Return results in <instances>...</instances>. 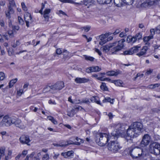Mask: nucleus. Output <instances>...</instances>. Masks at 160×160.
Listing matches in <instances>:
<instances>
[{
	"mask_svg": "<svg viewBox=\"0 0 160 160\" xmlns=\"http://www.w3.org/2000/svg\"><path fill=\"white\" fill-rule=\"evenodd\" d=\"M142 125L140 122H135L129 127L127 131V135L123 132L125 129L123 126L121 124L116 125L115 128L116 133L113 132V135L118 136L120 134L122 137L124 138L127 141L131 140V138L137 137L141 132L142 128ZM115 137V136H114Z\"/></svg>",
	"mask_w": 160,
	"mask_h": 160,
	"instance_id": "1",
	"label": "nucleus"
},
{
	"mask_svg": "<svg viewBox=\"0 0 160 160\" xmlns=\"http://www.w3.org/2000/svg\"><path fill=\"white\" fill-rule=\"evenodd\" d=\"M124 42V40L122 39L118 42H115L113 43L103 46L101 48L102 50L105 52H107L111 50L112 53L116 54L123 48V43Z\"/></svg>",
	"mask_w": 160,
	"mask_h": 160,
	"instance_id": "2",
	"label": "nucleus"
},
{
	"mask_svg": "<svg viewBox=\"0 0 160 160\" xmlns=\"http://www.w3.org/2000/svg\"><path fill=\"white\" fill-rule=\"evenodd\" d=\"M114 132L116 133V131H113L111 136H109L106 133H99L97 135L96 139V142L100 146H103L106 145L109 140L116 139L117 138L118 136L113 135L112 133Z\"/></svg>",
	"mask_w": 160,
	"mask_h": 160,
	"instance_id": "3",
	"label": "nucleus"
},
{
	"mask_svg": "<svg viewBox=\"0 0 160 160\" xmlns=\"http://www.w3.org/2000/svg\"><path fill=\"white\" fill-rule=\"evenodd\" d=\"M129 153L133 158L142 157L144 154L142 149L138 147L132 146L129 150Z\"/></svg>",
	"mask_w": 160,
	"mask_h": 160,
	"instance_id": "4",
	"label": "nucleus"
},
{
	"mask_svg": "<svg viewBox=\"0 0 160 160\" xmlns=\"http://www.w3.org/2000/svg\"><path fill=\"white\" fill-rule=\"evenodd\" d=\"M121 148L119 144L116 141H111L108 145V149L113 153L117 152Z\"/></svg>",
	"mask_w": 160,
	"mask_h": 160,
	"instance_id": "5",
	"label": "nucleus"
},
{
	"mask_svg": "<svg viewBox=\"0 0 160 160\" xmlns=\"http://www.w3.org/2000/svg\"><path fill=\"white\" fill-rule=\"evenodd\" d=\"M149 150L150 152L155 155L160 154V145L154 142L151 143L149 145Z\"/></svg>",
	"mask_w": 160,
	"mask_h": 160,
	"instance_id": "6",
	"label": "nucleus"
},
{
	"mask_svg": "<svg viewBox=\"0 0 160 160\" xmlns=\"http://www.w3.org/2000/svg\"><path fill=\"white\" fill-rule=\"evenodd\" d=\"M9 3L8 6V10L5 12L6 17L10 19L11 18L10 14H13L14 11L12 7H16V5L14 0H8Z\"/></svg>",
	"mask_w": 160,
	"mask_h": 160,
	"instance_id": "7",
	"label": "nucleus"
},
{
	"mask_svg": "<svg viewBox=\"0 0 160 160\" xmlns=\"http://www.w3.org/2000/svg\"><path fill=\"white\" fill-rule=\"evenodd\" d=\"M12 117H9L8 115L3 117L0 122V127H8L12 124Z\"/></svg>",
	"mask_w": 160,
	"mask_h": 160,
	"instance_id": "8",
	"label": "nucleus"
},
{
	"mask_svg": "<svg viewBox=\"0 0 160 160\" xmlns=\"http://www.w3.org/2000/svg\"><path fill=\"white\" fill-rule=\"evenodd\" d=\"M150 140L151 137L148 134L144 135L140 143V146L142 147L147 146L150 142Z\"/></svg>",
	"mask_w": 160,
	"mask_h": 160,
	"instance_id": "9",
	"label": "nucleus"
},
{
	"mask_svg": "<svg viewBox=\"0 0 160 160\" xmlns=\"http://www.w3.org/2000/svg\"><path fill=\"white\" fill-rule=\"evenodd\" d=\"M52 86L53 93H55L56 91L62 89L64 87V83L63 82L60 81L57 82L55 84Z\"/></svg>",
	"mask_w": 160,
	"mask_h": 160,
	"instance_id": "10",
	"label": "nucleus"
},
{
	"mask_svg": "<svg viewBox=\"0 0 160 160\" xmlns=\"http://www.w3.org/2000/svg\"><path fill=\"white\" fill-rule=\"evenodd\" d=\"M12 124H14L17 127L20 128H24V126L22 125L21 121L20 119L16 118L14 116H12Z\"/></svg>",
	"mask_w": 160,
	"mask_h": 160,
	"instance_id": "11",
	"label": "nucleus"
},
{
	"mask_svg": "<svg viewBox=\"0 0 160 160\" xmlns=\"http://www.w3.org/2000/svg\"><path fill=\"white\" fill-rule=\"evenodd\" d=\"M111 34L110 33H105L104 34H102L99 37L100 41L99 42V44L101 45H102L107 42V38Z\"/></svg>",
	"mask_w": 160,
	"mask_h": 160,
	"instance_id": "12",
	"label": "nucleus"
},
{
	"mask_svg": "<svg viewBox=\"0 0 160 160\" xmlns=\"http://www.w3.org/2000/svg\"><path fill=\"white\" fill-rule=\"evenodd\" d=\"M20 142L22 144H27L28 145H29L28 143L29 142L30 140L28 136L26 135H22L19 138Z\"/></svg>",
	"mask_w": 160,
	"mask_h": 160,
	"instance_id": "13",
	"label": "nucleus"
},
{
	"mask_svg": "<svg viewBox=\"0 0 160 160\" xmlns=\"http://www.w3.org/2000/svg\"><path fill=\"white\" fill-rule=\"evenodd\" d=\"M89 79L87 78H77L75 79V82L77 83H85L88 82Z\"/></svg>",
	"mask_w": 160,
	"mask_h": 160,
	"instance_id": "14",
	"label": "nucleus"
},
{
	"mask_svg": "<svg viewBox=\"0 0 160 160\" xmlns=\"http://www.w3.org/2000/svg\"><path fill=\"white\" fill-rule=\"evenodd\" d=\"M148 49V47L147 46H145L142 48L140 51L136 55L139 57L144 56L146 54Z\"/></svg>",
	"mask_w": 160,
	"mask_h": 160,
	"instance_id": "15",
	"label": "nucleus"
},
{
	"mask_svg": "<svg viewBox=\"0 0 160 160\" xmlns=\"http://www.w3.org/2000/svg\"><path fill=\"white\" fill-rule=\"evenodd\" d=\"M43 92L44 93L50 92L51 93H53V92L52 88V86H46L43 89Z\"/></svg>",
	"mask_w": 160,
	"mask_h": 160,
	"instance_id": "16",
	"label": "nucleus"
},
{
	"mask_svg": "<svg viewBox=\"0 0 160 160\" xmlns=\"http://www.w3.org/2000/svg\"><path fill=\"white\" fill-rule=\"evenodd\" d=\"M72 143H69V141H67L66 142H65V143H61L60 144H58L56 143H53V144L54 146L55 147H65L66 146H67L69 145L72 144Z\"/></svg>",
	"mask_w": 160,
	"mask_h": 160,
	"instance_id": "17",
	"label": "nucleus"
},
{
	"mask_svg": "<svg viewBox=\"0 0 160 160\" xmlns=\"http://www.w3.org/2000/svg\"><path fill=\"white\" fill-rule=\"evenodd\" d=\"M124 0H114V3L116 6L118 7H120L123 5Z\"/></svg>",
	"mask_w": 160,
	"mask_h": 160,
	"instance_id": "18",
	"label": "nucleus"
},
{
	"mask_svg": "<svg viewBox=\"0 0 160 160\" xmlns=\"http://www.w3.org/2000/svg\"><path fill=\"white\" fill-rule=\"evenodd\" d=\"M136 40V39L135 36L132 37L129 36L127 38V41L129 42L134 43Z\"/></svg>",
	"mask_w": 160,
	"mask_h": 160,
	"instance_id": "19",
	"label": "nucleus"
},
{
	"mask_svg": "<svg viewBox=\"0 0 160 160\" xmlns=\"http://www.w3.org/2000/svg\"><path fill=\"white\" fill-rule=\"evenodd\" d=\"M91 101L92 102H95L98 104H100V101L98 97L96 96H93L91 97L90 98Z\"/></svg>",
	"mask_w": 160,
	"mask_h": 160,
	"instance_id": "20",
	"label": "nucleus"
},
{
	"mask_svg": "<svg viewBox=\"0 0 160 160\" xmlns=\"http://www.w3.org/2000/svg\"><path fill=\"white\" fill-rule=\"evenodd\" d=\"M76 140L77 141V142H75L74 143V142H70V141H69V143H72V144H76L77 145H80L81 143H82L83 142V141L81 139L78 138H76Z\"/></svg>",
	"mask_w": 160,
	"mask_h": 160,
	"instance_id": "21",
	"label": "nucleus"
},
{
	"mask_svg": "<svg viewBox=\"0 0 160 160\" xmlns=\"http://www.w3.org/2000/svg\"><path fill=\"white\" fill-rule=\"evenodd\" d=\"M111 82L115 84V85L117 86H122L123 83L122 81L120 80H117L116 81H112Z\"/></svg>",
	"mask_w": 160,
	"mask_h": 160,
	"instance_id": "22",
	"label": "nucleus"
},
{
	"mask_svg": "<svg viewBox=\"0 0 160 160\" xmlns=\"http://www.w3.org/2000/svg\"><path fill=\"white\" fill-rule=\"evenodd\" d=\"M47 118L49 120L51 121L54 124L56 125L58 124L57 121L53 117L51 116H48Z\"/></svg>",
	"mask_w": 160,
	"mask_h": 160,
	"instance_id": "23",
	"label": "nucleus"
},
{
	"mask_svg": "<svg viewBox=\"0 0 160 160\" xmlns=\"http://www.w3.org/2000/svg\"><path fill=\"white\" fill-rule=\"evenodd\" d=\"M140 48V46H135L131 49L132 54L136 53L138 51L139 48Z\"/></svg>",
	"mask_w": 160,
	"mask_h": 160,
	"instance_id": "24",
	"label": "nucleus"
},
{
	"mask_svg": "<svg viewBox=\"0 0 160 160\" xmlns=\"http://www.w3.org/2000/svg\"><path fill=\"white\" fill-rule=\"evenodd\" d=\"M78 102H79L78 104H81L82 103H85L88 104H89L90 103V101L87 98H85V99H83L81 101H80V100H78Z\"/></svg>",
	"mask_w": 160,
	"mask_h": 160,
	"instance_id": "25",
	"label": "nucleus"
},
{
	"mask_svg": "<svg viewBox=\"0 0 160 160\" xmlns=\"http://www.w3.org/2000/svg\"><path fill=\"white\" fill-rule=\"evenodd\" d=\"M83 56L85 58V59L87 61L92 62L94 61L95 59V58L92 57L87 56L86 55H84Z\"/></svg>",
	"mask_w": 160,
	"mask_h": 160,
	"instance_id": "26",
	"label": "nucleus"
},
{
	"mask_svg": "<svg viewBox=\"0 0 160 160\" xmlns=\"http://www.w3.org/2000/svg\"><path fill=\"white\" fill-rule=\"evenodd\" d=\"M5 148V147H3L0 148V160L2 156L4 155V152Z\"/></svg>",
	"mask_w": 160,
	"mask_h": 160,
	"instance_id": "27",
	"label": "nucleus"
},
{
	"mask_svg": "<svg viewBox=\"0 0 160 160\" xmlns=\"http://www.w3.org/2000/svg\"><path fill=\"white\" fill-rule=\"evenodd\" d=\"M91 67L92 68H91V69L92 70V72L99 71L101 70V68L98 66H92Z\"/></svg>",
	"mask_w": 160,
	"mask_h": 160,
	"instance_id": "28",
	"label": "nucleus"
},
{
	"mask_svg": "<svg viewBox=\"0 0 160 160\" xmlns=\"http://www.w3.org/2000/svg\"><path fill=\"white\" fill-rule=\"evenodd\" d=\"M17 81V78H15L14 79H13L11 80L9 83V87L11 88L13 86V85L14 84V83L16 82Z\"/></svg>",
	"mask_w": 160,
	"mask_h": 160,
	"instance_id": "29",
	"label": "nucleus"
},
{
	"mask_svg": "<svg viewBox=\"0 0 160 160\" xmlns=\"http://www.w3.org/2000/svg\"><path fill=\"white\" fill-rule=\"evenodd\" d=\"M106 74L107 76H116L117 75L116 72L113 71L108 72L106 73Z\"/></svg>",
	"mask_w": 160,
	"mask_h": 160,
	"instance_id": "30",
	"label": "nucleus"
},
{
	"mask_svg": "<svg viewBox=\"0 0 160 160\" xmlns=\"http://www.w3.org/2000/svg\"><path fill=\"white\" fill-rule=\"evenodd\" d=\"M102 102H110L111 103H112L113 102V99H111L110 98L107 97L106 98H105L103 100Z\"/></svg>",
	"mask_w": 160,
	"mask_h": 160,
	"instance_id": "31",
	"label": "nucleus"
},
{
	"mask_svg": "<svg viewBox=\"0 0 160 160\" xmlns=\"http://www.w3.org/2000/svg\"><path fill=\"white\" fill-rule=\"evenodd\" d=\"M100 88L101 89L105 91H107L108 89L107 87L106 86V83L104 82L102 83V85L100 86Z\"/></svg>",
	"mask_w": 160,
	"mask_h": 160,
	"instance_id": "32",
	"label": "nucleus"
},
{
	"mask_svg": "<svg viewBox=\"0 0 160 160\" xmlns=\"http://www.w3.org/2000/svg\"><path fill=\"white\" fill-rule=\"evenodd\" d=\"M153 38L152 36H149L148 37H144L143 38V41L144 42H148L149 41L150 39Z\"/></svg>",
	"mask_w": 160,
	"mask_h": 160,
	"instance_id": "33",
	"label": "nucleus"
},
{
	"mask_svg": "<svg viewBox=\"0 0 160 160\" xmlns=\"http://www.w3.org/2000/svg\"><path fill=\"white\" fill-rule=\"evenodd\" d=\"M15 32L12 29V30H9L8 31V33L9 34L10 38H12L14 37L13 33Z\"/></svg>",
	"mask_w": 160,
	"mask_h": 160,
	"instance_id": "34",
	"label": "nucleus"
},
{
	"mask_svg": "<svg viewBox=\"0 0 160 160\" xmlns=\"http://www.w3.org/2000/svg\"><path fill=\"white\" fill-rule=\"evenodd\" d=\"M24 20H30V13L27 12L24 15Z\"/></svg>",
	"mask_w": 160,
	"mask_h": 160,
	"instance_id": "35",
	"label": "nucleus"
},
{
	"mask_svg": "<svg viewBox=\"0 0 160 160\" xmlns=\"http://www.w3.org/2000/svg\"><path fill=\"white\" fill-rule=\"evenodd\" d=\"M124 3H126L128 5H132L133 2L134 0H124Z\"/></svg>",
	"mask_w": 160,
	"mask_h": 160,
	"instance_id": "36",
	"label": "nucleus"
},
{
	"mask_svg": "<svg viewBox=\"0 0 160 160\" xmlns=\"http://www.w3.org/2000/svg\"><path fill=\"white\" fill-rule=\"evenodd\" d=\"M18 20L19 23V24L22 25L24 24V21L22 18L20 16L18 17Z\"/></svg>",
	"mask_w": 160,
	"mask_h": 160,
	"instance_id": "37",
	"label": "nucleus"
},
{
	"mask_svg": "<svg viewBox=\"0 0 160 160\" xmlns=\"http://www.w3.org/2000/svg\"><path fill=\"white\" fill-rule=\"evenodd\" d=\"M131 49L128 50H126L123 52V53L124 55H132V54Z\"/></svg>",
	"mask_w": 160,
	"mask_h": 160,
	"instance_id": "38",
	"label": "nucleus"
},
{
	"mask_svg": "<svg viewBox=\"0 0 160 160\" xmlns=\"http://www.w3.org/2000/svg\"><path fill=\"white\" fill-rule=\"evenodd\" d=\"M135 37L136 39V40H139L142 38V34L140 33H138L136 34Z\"/></svg>",
	"mask_w": 160,
	"mask_h": 160,
	"instance_id": "39",
	"label": "nucleus"
},
{
	"mask_svg": "<svg viewBox=\"0 0 160 160\" xmlns=\"http://www.w3.org/2000/svg\"><path fill=\"white\" fill-rule=\"evenodd\" d=\"M5 78V75L3 72H0V80H3Z\"/></svg>",
	"mask_w": 160,
	"mask_h": 160,
	"instance_id": "40",
	"label": "nucleus"
},
{
	"mask_svg": "<svg viewBox=\"0 0 160 160\" xmlns=\"http://www.w3.org/2000/svg\"><path fill=\"white\" fill-rule=\"evenodd\" d=\"M21 5L23 10L25 11H27V8L26 5H25L24 3L23 2H22L21 3Z\"/></svg>",
	"mask_w": 160,
	"mask_h": 160,
	"instance_id": "41",
	"label": "nucleus"
},
{
	"mask_svg": "<svg viewBox=\"0 0 160 160\" xmlns=\"http://www.w3.org/2000/svg\"><path fill=\"white\" fill-rule=\"evenodd\" d=\"M68 101L71 102L72 103L74 104H78L79 102H76L75 101H73L71 97H69L68 98Z\"/></svg>",
	"mask_w": 160,
	"mask_h": 160,
	"instance_id": "42",
	"label": "nucleus"
},
{
	"mask_svg": "<svg viewBox=\"0 0 160 160\" xmlns=\"http://www.w3.org/2000/svg\"><path fill=\"white\" fill-rule=\"evenodd\" d=\"M20 44V42L19 41V40H17L16 41V42L15 43H14L12 45V46L13 48H15L17 46H18Z\"/></svg>",
	"mask_w": 160,
	"mask_h": 160,
	"instance_id": "43",
	"label": "nucleus"
},
{
	"mask_svg": "<svg viewBox=\"0 0 160 160\" xmlns=\"http://www.w3.org/2000/svg\"><path fill=\"white\" fill-rule=\"evenodd\" d=\"M42 159H44L46 160H48L49 159V155L48 154H46L43 156Z\"/></svg>",
	"mask_w": 160,
	"mask_h": 160,
	"instance_id": "44",
	"label": "nucleus"
},
{
	"mask_svg": "<svg viewBox=\"0 0 160 160\" xmlns=\"http://www.w3.org/2000/svg\"><path fill=\"white\" fill-rule=\"evenodd\" d=\"M90 28V27L89 26H86L82 28L84 29V31L86 32H88Z\"/></svg>",
	"mask_w": 160,
	"mask_h": 160,
	"instance_id": "45",
	"label": "nucleus"
},
{
	"mask_svg": "<svg viewBox=\"0 0 160 160\" xmlns=\"http://www.w3.org/2000/svg\"><path fill=\"white\" fill-rule=\"evenodd\" d=\"M67 154L68 157L73 155V152L72 151H68L67 152Z\"/></svg>",
	"mask_w": 160,
	"mask_h": 160,
	"instance_id": "46",
	"label": "nucleus"
},
{
	"mask_svg": "<svg viewBox=\"0 0 160 160\" xmlns=\"http://www.w3.org/2000/svg\"><path fill=\"white\" fill-rule=\"evenodd\" d=\"M45 3H42L41 8V9L39 11V12L40 13H41V14H42V10L45 8Z\"/></svg>",
	"mask_w": 160,
	"mask_h": 160,
	"instance_id": "47",
	"label": "nucleus"
},
{
	"mask_svg": "<svg viewBox=\"0 0 160 160\" xmlns=\"http://www.w3.org/2000/svg\"><path fill=\"white\" fill-rule=\"evenodd\" d=\"M153 71V70L151 69H149L148 70H147L146 73V74L147 75H148L151 73Z\"/></svg>",
	"mask_w": 160,
	"mask_h": 160,
	"instance_id": "48",
	"label": "nucleus"
},
{
	"mask_svg": "<svg viewBox=\"0 0 160 160\" xmlns=\"http://www.w3.org/2000/svg\"><path fill=\"white\" fill-rule=\"evenodd\" d=\"M155 30L154 29H151L150 30L151 34L150 36H152V38H153V36L155 34Z\"/></svg>",
	"mask_w": 160,
	"mask_h": 160,
	"instance_id": "49",
	"label": "nucleus"
},
{
	"mask_svg": "<svg viewBox=\"0 0 160 160\" xmlns=\"http://www.w3.org/2000/svg\"><path fill=\"white\" fill-rule=\"evenodd\" d=\"M62 52V51L60 48L57 49L56 50V53L57 54L60 55Z\"/></svg>",
	"mask_w": 160,
	"mask_h": 160,
	"instance_id": "50",
	"label": "nucleus"
},
{
	"mask_svg": "<svg viewBox=\"0 0 160 160\" xmlns=\"http://www.w3.org/2000/svg\"><path fill=\"white\" fill-rule=\"evenodd\" d=\"M148 2H144L141 4V6L142 7H146L148 6Z\"/></svg>",
	"mask_w": 160,
	"mask_h": 160,
	"instance_id": "51",
	"label": "nucleus"
},
{
	"mask_svg": "<svg viewBox=\"0 0 160 160\" xmlns=\"http://www.w3.org/2000/svg\"><path fill=\"white\" fill-rule=\"evenodd\" d=\"M19 28L18 26H15L12 27V29L14 30V32H15V30H18L19 29Z\"/></svg>",
	"mask_w": 160,
	"mask_h": 160,
	"instance_id": "52",
	"label": "nucleus"
},
{
	"mask_svg": "<svg viewBox=\"0 0 160 160\" xmlns=\"http://www.w3.org/2000/svg\"><path fill=\"white\" fill-rule=\"evenodd\" d=\"M22 93L23 90L22 89H20L17 92V94L19 96H20Z\"/></svg>",
	"mask_w": 160,
	"mask_h": 160,
	"instance_id": "53",
	"label": "nucleus"
},
{
	"mask_svg": "<svg viewBox=\"0 0 160 160\" xmlns=\"http://www.w3.org/2000/svg\"><path fill=\"white\" fill-rule=\"evenodd\" d=\"M67 155V152H63L61 153V155L65 158H67L68 157Z\"/></svg>",
	"mask_w": 160,
	"mask_h": 160,
	"instance_id": "54",
	"label": "nucleus"
},
{
	"mask_svg": "<svg viewBox=\"0 0 160 160\" xmlns=\"http://www.w3.org/2000/svg\"><path fill=\"white\" fill-rule=\"evenodd\" d=\"M0 25L2 27H4L5 26V23L3 20H1L0 21Z\"/></svg>",
	"mask_w": 160,
	"mask_h": 160,
	"instance_id": "55",
	"label": "nucleus"
},
{
	"mask_svg": "<svg viewBox=\"0 0 160 160\" xmlns=\"http://www.w3.org/2000/svg\"><path fill=\"white\" fill-rule=\"evenodd\" d=\"M91 68H92V67H90L88 68H87L86 70V72L88 73H89L91 72H92V70L91 69Z\"/></svg>",
	"mask_w": 160,
	"mask_h": 160,
	"instance_id": "56",
	"label": "nucleus"
},
{
	"mask_svg": "<svg viewBox=\"0 0 160 160\" xmlns=\"http://www.w3.org/2000/svg\"><path fill=\"white\" fill-rule=\"evenodd\" d=\"M28 153V151L26 150H23L22 152V155L23 156V157H24Z\"/></svg>",
	"mask_w": 160,
	"mask_h": 160,
	"instance_id": "57",
	"label": "nucleus"
},
{
	"mask_svg": "<svg viewBox=\"0 0 160 160\" xmlns=\"http://www.w3.org/2000/svg\"><path fill=\"white\" fill-rule=\"evenodd\" d=\"M97 2L100 4H104L105 0H97Z\"/></svg>",
	"mask_w": 160,
	"mask_h": 160,
	"instance_id": "58",
	"label": "nucleus"
},
{
	"mask_svg": "<svg viewBox=\"0 0 160 160\" xmlns=\"http://www.w3.org/2000/svg\"><path fill=\"white\" fill-rule=\"evenodd\" d=\"M6 3V2L5 1H1L0 2V6H4Z\"/></svg>",
	"mask_w": 160,
	"mask_h": 160,
	"instance_id": "59",
	"label": "nucleus"
},
{
	"mask_svg": "<svg viewBox=\"0 0 160 160\" xmlns=\"http://www.w3.org/2000/svg\"><path fill=\"white\" fill-rule=\"evenodd\" d=\"M50 12V9H46L44 12V13L48 14Z\"/></svg>",
	"mask_w": 160,
	"mask_h": 160,
	"instance_id": "60",
	"label": "nucleus"
},
{
	"mask_svg": "<svg viewBox=\"0 0 160 160\" xmlns=\"http://www.w3.org/2000/svg\"><path fill=\"white\" fill-rule=\"evenodd\" d=\"M8 23L9 27H11L12 28V27H13V26H12V23L11 20L10 19H9L8 21Z\"/></svg>",
	"mask_w": 160,
	"mask_h": 160,
	"instance_id": "61",
	"label": "nucleus"
},
{
	"mask_svg": "<svg viewBox=\"0 0 160 160\" xmlns=\"http://www.w3.org/2000/svg\"><path fill=\"white\" fill-rule=\"evenodd\" d=\"M121 31L119 29H118L116 30V31L113 32V34L114 35H116L118 33Z\"/></svg>",
	"mask_w": 160,
	"mask_h": 160,
	"instance_id": "62",
	"label": "nucleus"
},
{
	"mask_svg": "<svg viewBox=\"0 0 160 160\" xmlns=\"http://www.w3.org/2000/svg\"><path fill=\"white\" fill-rule=\"evenodd\" d=\"M75 109L79 110H84V109L80 106H79L78 107H77L75 108Z\"/></svg>",
	"mask_w": 160,
	"mask_h": 160,
	"instance_id": "63",
	"label": "nucleus"
},
{
	"mask_svg": "<svg viewBox=\"0 0 160 160\" xmlns=\"http://www.w3.org/2000/svg\"><path fill=\"white\" fill-rule=\"evenodd\" d=\"M158 31H160V25L159 26H158L156 28V32H157L158 33L159 32H158Z\"/></svg>",
	"mask_w": 160,
	"mask_h": 160,
	"instance_id": "64",
	"label": "nucleus"
}]
</instances>
